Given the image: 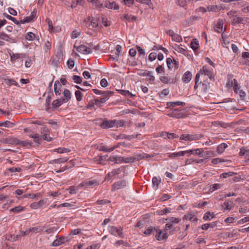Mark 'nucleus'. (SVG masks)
Segmentation results:
<instances>
[{
	"mask_svg": "<svg viewBox=\"0 0 249 249\" xmlns=\"http://www.w3.org/2000/svg\"><path fill=\"white\" fill-rule=\"evenodd\" d=\"M94 105H96V106H98V107H102V105H100L99 104V102L98 101V99H92V100H91L89 101V104L87 106V108H89V109H92L94 107Z\"/></svg>",
	"mask_w": 249,
	"mask_h": 249,
	"instance_id": "b1692460",
	"label": "nucleus"
},
{
	"mask_svg": "<svg viewBox=\"0 0 249 249\" xmlns=\"http://www.w3.org/2000/svg\"><path fill=\"white\" fill-rule=\"evenodd\" d=\"M104 7H106L108 9H114L115 10L118 9L119 6L114 1L110 2L109 1H106L104 3Z\"/></svg>",
	"mask_w": 249,
	"mask_h": 249,
	"instance_id": "4be33fe9",
	"label": "nucleus"
},
{
	"mask_svg": "<svg viewBox=\"0 0 249 249\" xmlns=\"http://www.w3.org/2000/svg\"><path fill=\"white\" fill-rule=\"evenodd\" d=\"M76 51L83 54H89L92 53V48L81 45L76 48Z\"/></svg>",
	"mask_w": 249,
	"mask_h": 249,
	"instance_id": "ddd939ff",
	"label": "nucleus"
},
{
	"mask_svg": "<svg viewBox=\"0 0 249 249\" xmlns=\"http://www.w3.org/2000/svg\"><path fill=\"white\" fill-rule=\"evenodd\" d=\"M69 159L67 157L63 158H59L57 159H55L53 160V163H64L68 161Z\"/></svg>",
	"mask_w": 249,
	"mask_h": 249,
	"instance_id": "5fc2aeb1",
	"label": "nucleus"
},
{
	"mask_svg": "<svg viewBox=\"0 0 249 249\" xmlns=\"http://www.w3.org/2000/svg\"><path fill=\"white\" fill-rule=\"evenodd\" d=\"M239 155L249 160V149L243 147L240 149Z\"/></svg>",
	"mask_w": 249,
	"mask_h": 249,
	"instance_id": "aec40b11",
	"label": "nucleus"
},
{
	"mask_svg": "<svg viewBox=\"0 0 249 249\" xmlns=\"http://www.w3.org/2000/svg\"><path fill=\"white\" fill-rule=\"evenodd\" d=\"M64 97L62 98L63 99V101L66 103L68 102L71 98V94L69 89H65L63 91Z\"/></svg>",
	"mask_w": 249,
	"mask_h": 249,
	"instance_id": "c756f323",
	"label": "nucleus"
},
{
	"mask_svg": "<svg viewBox=\"0 0 249 249\" xmlns=\"http://www.w3.org/2000/svg\"><path fill=\"white\" fill-rule=\"evenodd\" d=\"M124 125L123 121L117 120H104L100 124V126L103 129H108L114 127H119Z\"/></svg>",
	"mask_w": 249,
	"mask_h": 249,
	"instance_id": "f03ea898",
	"label": "nucleus"
},
{
	"mask_svg": "<svg viewBox=\"0 0 249 249\" xmlns=\"http://www.w3.org/2000/svg\"><path fill=\"white\" fill-rule=\"evenodd\" d=\"M175 50L178 53L183 54L186 53V50L179 45H176L175 47Z\"/></svg>",
	"mask_w": 249,
	"mask_h": 249,
	"instance_id": "774afa93",
	"label": "nucleus"
},
{
	"mask_svg": "<svg viewBox=\"0 0 249 249\" xmlns=\"http://www.w3.org/2000/svg\"><path fill=\"white\" fill-rule=\"evenodd\" d=\"M40 196V193H36V194H24L22 196V198H35L36 197H38Z\"/></svg>",
	"mask_w": 249,
	"mask_h": 249,
	"instance_id": "de8ad7c7",
	"label": "nucleus"
},
{
	"mask_svg": "<svg viewBox=\"0 0 249 249\" xmlns=\"http://www.w3.org/2000/svg\"><path fill=\"white\" fill-rule=\"evenodd\" d=\"M62 85L58 81H56L54 84V93L56 96H59L61 94V89Z\"/></svg>",
	"mask_w": 249,
	"mask_h": 249,
	"instance_id": "412c9836",
	"label": "nucleus"
},
{
	"mask_svg": "<svg viewBox=\"0 0 249 249\" xmlns=\"http://www.w3.org/2000/svg\"><path fill=\"white\" fill-rule=\"evenodd\" d=\"M20 237V235H15V234H10L9 236H7L6 238L8 240L11 241V242H14L18 240V238Z\"/></svg>",
	"mask_w": 249,
	"mask_h": 249,
	"instance_id": "49530a36",
	"label": "nucleus"
},
{
	"mask_svg": "<svg viewBox=\"0 0 249 249\" xmlns=\"http://www.w3.org/2000/svg\"><path fill=\"white\" fill-rule=\"evenodd\" d=\"M190 47L195 51L198 50L199 47V45L196 39H193L191 42Z\"/></svg>",
	"mask_w": 249,
	"mask_h": 249,
	"instance_id": "c9c22d12",
	"label": "nucleus"
},
{
	"mask_svg": "<svg viewBox=\"0 0 249 249\" xmlns=\"http://www.w3.org/2000/svg\"><path fill=\"white\" fill-rule=\"evenodd\" d=\"M152 72L151 71H147L141 70L139 75L142 76L147 75L149 77V81H153L155 80V77L152 74Z\"/></svg>",
	"mask_w": 249,
	"mask_h": 249,
	"instance_id": "6ab92c4d",
	"label": "nucleus"
},
{
	"mask_svg": "<svg viewBox=\"0 0 249 249\" xmlns=\"http://www.w3.org/2000/svg\"><path fill=\"white\" fill-rule=\"evenodd\" d=\"M199 90L197 91L200 94H204L207 92L208 89L210 88V83L207 79H205L203 82L199 81Z\"/></svg>",
	"mask_w": 249,
	"mask_h": 249,
	"instance_id": "0eeeda50",
	"label": "nucleus"
},
{
	"mask_svg": "<svg viewBox=\"0 0 249 249\" xmlns=\"http://www.w3.org/2000/svg\"><path fill=\"white\" fill-rule=\"evenodd\" d=\"M65 103L66 102L63 101V99L61 98L54 100L52 103V106L53 108H57Z\"/></svg>",
	"mask_w": 249,
	"mask_h": 249,
	"instance_id": "7c9ffc66",
	"label": "nucleus"
},
{
	"mask_svg": "<svg viewBox=\"0 0 249 249\" xmlns=\"http://www.w3.org/2000/svg\"><path fill=\"white\" fill-rule=\"evenodd\" d=\"M34 18H32V16H28L24 18L23 19L21 20L20 23H29L33 20Z\"/></svg>",
	"mask_w": 249,
	"mask_h": 249,
	"instance_id": "69168bd1",
	"label": "nucleus"
},
{
	"mask_svg": "<svg viewBox=\"0 0 249 249\" xmlns=\"http://www.w3.org/2000/svg\"><path fill=\"white\" fill-rule=\"evenodd\" d=\"M160 80L164 84H173L175 82V80L174 79L170 78L166 76H162L160 78Z\"/></svg>",
	"mask_w": 249,
	"mask_h": 249,
	"instance_id": "c85d7f7f",
	"label": "nucleus"
},
{
	"mask_svg": "<svg viewBox=\"0 0 249 249\" xmlns=\"http://www.w3.org/2000/svg\"><path fill=\"white\" fill-rule=\"evenodd\" d=\"M171 209L166 208L165 209H162V210H161L160 211H157V213L158 214L160 215H164L167 213H170L171 212Z\"/></svg>",
	"mask_w": 249,
	"mask_h": 249,
	"instance_id": "603ef678",
	"label": "nucleus"
},
{
	"mask_svg": "<svg viewBox=\"0 0 249 249\" xmlns=\"http://www.w3.org/2000/svg\"><path fill=\"white\" fill-rule=\"evenodd\" d=\"M45 229L44 227L38 226L36 227L30 228V231L32 233H37L41 232Z\"/></svg>",
	"mask_w": 249,
	"mask_h": 249,
	"instance_id": "2f4dec72",
	"label": "nucleus"
},
{
	"mask_svg": "<svg viewBox=\"0 0 249 249\" xmlns=\"http://www.w3.org/2000/svg\"><path fill=\"white\" fill-rule=\"evenodd\" d=\"M41 133L42 135V139L47 141H51L52 138L49 136L50 131L47 127L44 126L41 129Z\"/></svg>",
	"mask_w": 249,
	"mask_h": 249,
	"instance_id": "dca6fc26",
	"label": "nucleus"
},
{
	"mask_svg": "<svg viewBox=\"0 0 249 249\" xmlns=\"http://www.w3.org/2000/svg\"><path fill=\"white\" fill-rule=\"evenodd\" d=\"M168 157L170 158L173 159L178 157H181L184 156V153L183 151H180L178 152H175L173 153H168Z\"/></svg>",
	"mask_w": 249,
	"mask_h": 249,
	"instance_id": "4c0bfd02",
	"label": "nucleus"
},
{
	"mask_svg": "<svg viewBox=\"0 0 249 249\" xmlns=\"http://www.w3.org/2000/svg\"><path fill=\"white\" fill-rule=\"evenodd\" d=\"M213 217V213H211L210 212H208L204 214L203 219L204 220H210Z\"/></svg>",
	"mask_w": 249,
	"mask_h": 249,
	"instance_id": "3c124183",
	"label": "nucleus"
},
{
	"mask_svg": "<svg viewBox=\"0 0 249 249\" xmlns=\"http://www.w3.org/2000/svg\"><path fill=\"white\" fill-rule=\"evenodd\" d=\"M86 22V25L88 27L91 26L92 28H94L97 27L98 25V19L92 17H89L87 19Z\"/></svg>",
	"mask_w": 249,
	"mask_h": 249,
	"instance_id": "2eb2a0df",
	"label": "nucleus"
},
{
	"mask_svg": "<svg viewBox=\"0 0 249 249\" xmlns=\"http://www.w3.org/2000/svg\"><path fill=\"white\" fill-rule=\"evenodd\" d=\"M80 33H81V31H80V30L78 28L77 29H75V30H74L72 33H71V38H77L78 36H79L80 35Z\"/></svg>",
	"mask_w": 249,
	"mask_h": 249,
	"instance_id": "09e8293b",
	"label": "nucleus"
},
{
	"mask_svg": "<svg viewBox=\"0 0 249 249\" xmlns=\"http://www.w3.org/2000/svg\"><path fill=\"white\" fill-rule=\"evenodd\" d=\"M108 231L111 234L115 236H118L122 238L124 237L123 228L121 227L110 226L108 228Z\"/></svg>",
	"mask_w": 249,
	"mask_h": 249,
	"instance_id": "423d86ee",
	"label": "nucleus"
},
{
	"mask_svg": "<svg viewBox=\"0 0 249 249\" xmlns=\"http://www.w3.org/2000/svg\"><path fill=\"white\" fill-rule=\"evenodd\" d=\"M15 124L10 121H6L5 122H0V126H5L6 127H12Z\"/></svg>",
	"mask_w": 249,
	"mask_h": 249,
	"instance_id": "79ce46f5",
	"label": "nucleus"
},
{
	"mask_svg": "<svg viewBox=\"0 0 249 249\" xmlns=\"http://www.w3.org/2000/svg\"><path fill=\"white\" fill-rule=\"evenodd\" d=\"M81 187H78V185L77 187L71 186L69 188V193L70 194H75L79 189Z\"/></svg>",
	"mask_w": 249,
	"mask_h": 249,
	"instance_id": "13d9d810",
	"label": "nucleus"
},
{
	"mask_svg": "<svg viewBox=\"0 0 249 249\" xmlns=\"http://www.w3.org/2000/svg\"><path fill=\"white\" fill-rule=\"evenodd\" d=\"M239 23L245 24L244 18L238 17L236 15L234 16L232 19V24L235 25Z\"/></svg>",
	"mask_w": 249,
	"mask_h": 249,
	"instance_id": "393cba45",
	"label": "nucleus"
},
{
	"mask_svg": "<svg viewBox=\"0 0 249 249\" xmlns=\"http://www.w3.org/2000/svg\"><path fill=\"white\" fill-rule=\"evenodd\" d=\"M84 3L85 1L84 0H72L71 7V8L73 9L78 5L83 6Z\"/></svg>",
	"mask_w": 249,
	"mask_h": 249,
	"instance_id": "473e14b6",
	"label": "nucleus"
},
{
	"mask_svg": "<svg viewBox=\"0 0 249 249\" xmlns=\"http://www.w3.org/2000/svg\"><path fill=\"white\" fill-rule=\"evenodd\" d=\"M4 15L5 17H6L7 19L11 20L13 22H14L16 24H17V25L19 24L20 22L18 21L15 18L12 17L10 15H9L5 13L4 14Z\"/></svg>",
	"mask_w": 249,
	"mask_h": 249,
	"instance_id": "6e6d98bb",
	"label": "nucleus"
},
{
	"mask_svg": "<svg viewBox=\"0 0 249 249\" xmlns=\"http://www.w3.org/2000/svg\"><path fill=\"white\" fill-rule=\"evenodd\" d=\"M203 78V76H207L211 81L214 80V76L213 72V70H211L207 65L204 66L197 73L195 77V84L194 87L195 90L198 88L199 81L200 76Z\"/></svg>",
	"mask_w": 249,
	"mask_h": 249,
	"instance_id": "f257e3e1",
	"label": "nucleus"
},
{
	"mask_svg": "<svg viewBox=\"0 0 249 249\" xmlns=\"http://www.w3.org/2000/svg\"><path fill=\"white\" fill-rule=\"evenodd\" d=\"M72 80L77 84H80L82 82V78L80 76L78 75H73L72 77Z\"/></svg>",
	"mask_w": 249,
	"mask_h": 249,
	"instance_id": "338daca9",
	"label": "nucleus"
},
{
	"mask_svg": "<svg viewBox=\"0 0 249 249\" xmlns=\"http://www.w3.org/2000/svg\"><path fill=\"white\" fill-rule=\"evenodd\" d=\"M195 155H198L201 158H206L205 151L203 148H197L196 150Z\"/></svg>",
	"mask_w": 249,
	"mask_h": 249,
	"instance_id": "c03bdc74",
	"label": "nucleus"
},
{
	"mask_svg": "<svg viewBox=\"0 0 249 249\" xmlns=\"http://www.w3.org/2000/svg\"><path fill=\"white\" fill-rule=\"evenodd\" d=\"M228 147V145L225 143H222L217 147V152L219 154H222L225 149Z\"/></svg>",
	"mask_w": 249,
	"mask_h": 249,
	"instance_id": "58836bf2",
	"label": "nucleus"
},
{
	"mask_svg": "<svg viewBox=\"0 0 249 249\" xmlns=\"http://www.w3.org/2000/svg\"><path fill=\"white\" fill-rule=\"evenodd\" d=\"M156 228L153 227H148L144 231V234L146 235H150L151 234H155V231Z\"/></svg>",
	"mask_w": 249,
	"mask_h": 249,
	"instance_id": "a18cd8bd",
	"label": "nucleus"
},
{
	"mask_svg": "<svg viewBox=\"0 0 249 249\" xmlns=\"http://www.w3.org/2000/svg\"><path fill=\"white\" fill-rule=\"evenodd\" d=\"M166 63L169 70H172L174 68L173 61L171 58L166 59Z\"/></svg>",
	"mask_w": 249,
	"mask_h": 249,
	"instance_id": "680f3d73",
	"label": "nucleus"
},
{
	"mask_svg": "<svg viewBox=\"0 0 249 249\" xmlns=\"http://www.w3.org/2000/svg\"><path fill=\"white\" fill-rule=\"evenodd\" d=\"M127 182L125 180H121L115 182L112 185L111 191H115L124 188L126 186Z\"/></svg>",
	"mask_w": 249,
	"mask_h": 249,
	"instance_id": "9b49d317",
	"label": "nucleus"
},
{
	"mask_svg": "<svg viewBox=\"0 0 249 249\" xmlns=\"http://www.w3.org/2000/svg\"><path fill=\"white\" fill-rule=\"evenodd\" d=\"M226 87L228 89L232 87L235 93H238L237 89H239L240 88L237 80L233 78V76L231 74L228 76V82L226 84Z\"/></svg>",
	"mask_w": 249,
	"mask_h": 249,
	"instance_id": "20e7f679",
	"label": "nucleus"
},
{
	"mask_svg": "<svg viewBox=\"0 0 249 249\" xmlns=\"http://www.w3.org/2000/svg\"><path fill=\"white\" fill-rule=\"evenodd\" d=\"M223 25V20L219 19L217 22L216 24L215 25V26L214 28V31L219 33L222 32Z\"/></svg>",
	"mask_w": 249,
	"mask_h": 249,
	"instance_id": "5701e85b",
	"label": "nucleus"
},
{
	"mask_svg": "<svg viewBox=\"0 0 249 249\" xmlns=\"http://www.w3.org/2000/svg\"><path fill=\"white\" fill-rule=\"evenodd\" d=\"M123 162L124 163H131L133 162L135 160H138L139 158H136L135 157H122Z\"/></svg>",
	"mask_w": 249,
	"mask_h": 249,
	"instance_id": "f704fd0d",
	"label": "nucleus"
},
{
	"mask_svg": "<svg viewBox=\"0 0 249 249\" xmlns=\"http://www.w3.org/2000/svg\"><path fill=\"white\" fill-rule=\"evenodd\" d=\"M93 4L96 8L100 10L104 8V4L99 0H95Z\"/></svg>",
	"mask_w": 249,
	"mask_h": 249,
	"instance_id": "8fccbe9b",
	"label": "nucleus"
},
{
	"mask_svg": "<svg viewBox=\"0 0 249 249\" xmlns=\"http://www.w3.org/2000/svg\"><path fill=\"white\" fill-rule=\"evenodd\" d=\"M167 115L170 117L176 118L178 119L184 118L186 117V115L180 112L178 109H172L167 114Z\"/></svg>",
	"mask_w": 249,
	"mask_h": 249,
	"instance_id": "1a4fd4ad",
	"label": "nucleus"
},
{
	"mask_svg": "<svg viewBox=\"0 0 249 249\" xmlns=\"http://www.w3.org/2000/svg\"><path fill=\"white\" fill-rule=\"evenodd\" d=\"M114 92L113 91H105L104 93L102 94L103 98L105 99L106 101H107L109 98L112 96Z\"/></svg>",
	"mask_w": 249,
	"mask_h": 249,
	"instance_id": "37998d69",
	"label": "nucleus"
},
{
	"mask_svg": "<svg viewBox=\"0 0 249 249\" xmlns=\"http://www.w3.org/2000/svg\"><path fill=\"white\" fill-rule=\"evenodd\" d=\"M24 210V207L18 206L15 207L12 209H11L10 211L13 212L15 213H18L21 211H22Z\"/></svg>",
	"mask_w": 249,
	"mask_h": 249,
	"instance_id": "052dcab7",
	"label": "nucleus"
},
{
	"mask_svg": "<svg viewBox=\"0 0 249 249\" xmlns=\"http://www.w3.org/2000/svg\"><path fill=\"white\" fill-rule=\"evenodd\" d=\"M75 97L78 101H81L82 100L83 94L79 90H76L75 92Z\"/></svg>",
	"mask_w": 249,
	"mask_h": 249,
	"instance_id": "0e129e2a",
	"label": "nucleus"
},
{
	"mask_svg": "<svg viewBox=\"0 0 249 249\" xmlns=\"http://www.w3.org/2000/svg\"><path fill=\"white\" fill-rule=\"evenodd\" d=\"M4 82L5 84L8 86H11L12 85H14L18 87H19L18 84L13 79H5Z\"/></svg>",
	"mask_w": 249,
	"mask_h": 249,
	"instance_id": "a19ab883",
	"label": "nucleus"
},
{
	"mask_svg": "<svg viewBox=\"0 0 249 249\" xmlns=\"http://www.w3.org/2000/svg\"><path fill=\"white\" fill-rule=\"evenodd\" d=\"M51 48V43L49 41H47L45 43V44L43 46V49L45 51V53H48L50 51Z\"/></svg>",
	"mask_w": 249,
	"mask_h": 249,
	"instance_id": "bf43d9fd",
	"label": "nucleus"
},
{
	"mask_svg": "<svg viewBox=\"0 0 249 249\" xmlns=\"http://www.w3.org/2000/svg\"><path fill=\"white\" fill-rule=\"evenodd\" d=\"M48 199L44 198L40 200L37 202H34L32 203L30 205L31 208L33 209H38L43 205H45L47 202Z\"/></svg>",
	"mask_w": 249,
	"mask_h": 249,
	"instance_id": "f3484780",
	"label": "nucleus"
},
{
	"mask_svg": "<svg viewBox=\"0 0 249 249\" xmlns=\"http://www.w3.org/2000/svg\"><path fill=\"white\" fill-rule=\"evenodd\" d=\"M99 184V181L96 179L85 181L78 185V187H85L87 188H92L94 186H98Z\"/></svg>",
	"mask_w": 249,
	"mask_h": 249,
	"instance_id": "6e6552de",
	"label": "nucleus"
},
{
	"mask_svg": "<svg viewBox=\"0 0 249 249\" xmlns=\"http://www.w3.org/2000/svg\"><path fill=\"white\" fill-rule=\"evenodd\" d=\"M167 105L169 107H175L179 106H184L185 105V103L183 102L176 101L168 102Z\"/></svg>",
	"mask_w": 249,
	"mask_h": 249,
	"instance_id": "72a5a7b5",
	"label": "nucleus"
},
{
	"mask_svg": "<svg viewBox=\"0 0 249 249\" xmlns=\"http://www.w3.org/2000/svg\"><path fill=\"white\" fill-rule=\"evenodd\" d=\"M25 37L28 40L32 41L35 38L36 35L32 32H29L26 34Z\"/></svg>",
	"mask_w": 249,
	"mask_h": 249,
	"instance_id": "4d7b16f0",
	"label": "nucleus"
},
{
	"mask_svg": "<svg viewBox=\"0 0 249 249\" xmlns=\"http://www.w3.org/2000/svg\"><path fill=\"white\" fill-rule=\"evenodd\" d=\"M165 220L167 221V223L164 230L168 231L171 230L176 224L179 223L181 221V219L178 217H170L166 218Z\"/></svg>",
	"mask_w": 249,
	"mask_h": 249,
	"instance_id": "39448f33",
	"label": "nucleus"
},
{
	"mask_svg": "<svg viewBox=\"0 0 249 249\" xmlns=\"http://www.w3.org/2000/svg\"><path fill=\"white\" fill-rule=\"evenodd\" d=\"M124 18L125 19V20H128V21H130V20L135 21V20H136L137 18L136 17H135L134 16H131V15H129L128 14H126L124 15Z\"/></svg>",
	"mask_w": 249,
	"mask_h": 249,
	"instance_id": "e2e57ef3",
	"label": "nucleus"
},
{
	"mask_svg": "<svg viewBox=\"0 0 249 249\" xmlns=\"http://www.w3.org/2000/svg\"><path fill=\"white\" fill-rule=\"evenodd\" d=\"M122 158L121 156H110L109 159L107 160L109 161L114 162V163L119 164L123 162V160H122Z\"/></svg>",
	"mask_w": 249,
	"mask_h": 249,
	"instance_id": "a878e982",
	"label": "nucleus"
},
{
	"mask_svg": "<svg viewBox=\"0 0 249 249\" xmlns=\"http://www.w3.org/2000/svg\"><path fill=\"white\" fill-rule=\"evenodd\" d=\"M116 55L112 57V60L115 61H118L119 60V54L122 52V47L119 45H117L115 47Z\"/></svg>",
	"mask_w": 249,
	"mask_h": 249,
	"instance_id": "bb28decb",
	"label": "nucleus"
},
{
	"mask_svg": "<svg viewBox=\"0 0 249 249\" xmlns=\"http://www.w3.org/2000/svg\"><path fill=\"white\" fill-rule=\"evenodd\" d=\"M192 77L191 72L189 71H187L183 74L182 80L184 82L188 83L191 80Z\"/></svg>",
	"mask_w": 249,
	"mask_h": 249,
	"instance_id": "cd10ccee",
	"label": "nucleus"
},
{
	"mask_svg": "<svg viewBox=\"0 0 249 249\" xmlns=\"http://www.w3.org/2000/svg\"><path fill=\"white\" fill-rule=\"evenodd\" d=\"M69 239L68 237L61 236L55 239L52 243V246L53 247L58 246L62 244L68 242Z\"/></svg>",
	"mask_w": 249,
	"mask_h": 249,
	"instance_id": "4468645a",
	"label": "nucleus"
},
{
	"mask_svg": "<svg viewBox=\"0 0 249 249\" xmlns=\"http://www.w3.org/2000/svg\"><path fill=\"white\" fill-rule=\"evenodd\" d=\"M119 171V169H118L113 170L111 172H109L107 174V175L105 178V179L107 180H109L111 178L113 177L116 174H118Z\"/></svg>",
	"mask_w": 249,
	"mask_h": 249,
	"instance_id": "e433bc0d",
	"label": "nucleus"
},
{
	"mask_svg": "<svg viewBox=\"0 0 249 249\" xmlns=\"http://www.w3.org/2000/svg\"><path fill=\"white\" fill-rule=\"evenodd\" d=\"M154 235L156 239L159 241L166 239L169 236V234L167 233H163L160 230L156 228L155 229Z\"/></svg>",
	"mask_w": 249,
	"mask_h": 249,
	"instance_id": "f8f14e48",
	"label": "nucleus"
},
{
	"mask_svg": "<svg viewBox=\"0 0 249 249\" xmlns=\"http://www.w3.org/2000/svg\"><path fill=\"white\" fill-rule=\"evenodd\" d=\"M224 211L225 210H231L234 207L233 203L232 201L227 200L225 201L221 205Z\"/></svg>",
	"mask_w": 249,
	"mask_h": 249,
	"instance_id": "a211bd4d",
	"label": "nucleus"
},
{
	"mask_svg": "<svg viewBox=\"0 0 249 249\" xmlns=\"http://www.w3.org/2000/svg\"><path fill=\"white\" fill-rule=\"evenodd\" d=\"M203 137H204V135L200 133H196V134H182L180 136L179 139L181 141L191 142V141H196V140H200Z\"/></svg>",
	"mask_w": 249,
	"mask_h": 249,
	"instance_id": "7ed1b4c3",
	"label": "nucleus"
},
{
	"mask_svg": "<svg viewBox=\"0 0 249 249\" xmlns=\"http://www.w3.org/2000/svg\"><path fill=\"white\" fill-rule=\"evenodd\" d=\"M160 181V180H159L157 177H155L153 178L152 179V183L154 188L155 189H157L158 187V185Z\"/></svg>",
	"mask_w": 249,
	"mask_h": 249,
	"instance_id": "864d4df0",
	"label": "nucleus"
},
{
	"mask_svg": "<svg viewBox=\"0 0 249 249\" xmlns=\"http://www.w3.org/2000/svg\"><path fill=\"white\" fill-rule=\"evenodd\" d=\"M1 142L12 144V145H18L19 140L15 137L9 136L6 138H3L0 141Z\"/></svg>",
	"mask_w": 249,
	"mask_h": 249,
	"instance_id": "9d476101",
	"label": "nucleus"
},
{
	"mask_svg": "<svg viewBox=\"0 0 249 249\" xmlns=\"http://www.w3.org/2000/svg\"><path fill=\"white\" fill-rule=\"evenodd\" d=\"M221 186L222 185L219 183L212 184L210 186L209 191L210 192H213V191L221 188Z\"/></svg>",
	"mask_w": 249,
	"mask_h": 249,
	"instance_id": "ea45409f",
	"label": "nucleus"
}]
</instances>
